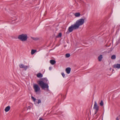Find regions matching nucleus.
I'll return each instance as SVG.
<instances>
[{"label":"nucleus","mask_w":120,"mask_h":120,"mask_svg":"<svg viewBox=\"0 0 120 120\" xmlns=\"http://www.w3.org/2000/svg\"><path fill=\"white\" fill-rule=\"evenodd\" d=\"M38 82L42 89H48L49 86L48 84L46 83L44 80L39 81Z\"/></svg>","instance_id":"nucleus-1"},{"label":"nucleus","mask_w":120,"mask_h":120,"mask_svg":"<svg viewBox=\"0 0 120 120\" xmlns=\"http://www.w3.org/2000/svg\"><path fill=\"white\" fill-rule=\"evenodd\" d=\"M18 38L22 41H26L28 38L27 35L26 34H22L19 35Z\"/></svg>","instance_id":"nucleus-2"},{"label":"nucleus","mask_w":120,"mask_h":120,"mask_svg":"<svg viewBox=\"0 0 120 120\" xmlns=\"http://www.w3.org/2000/svg\"><path fill=\"white\" fill-rule=\"evenodd\" d=\"M84 19H81L77 20L76 23L75 24L78 29L79 28V26L82 25L84 22Z\"/></svg>","instance_id":"nucleus-3"},{"label":"nucleus","mask_w":120,"mask_h":120,"mask_svg":"<svg viewBox=\"0 0 120 120\" xmlns=\"http://www.w3.org/2000/svg\"><path fill=\"white\" fill-rule=\"evenodd\" d=\"M78 28L74 24L71 25L68 28V31L66 32V33L68 34L69 32H72L73 30H76Z\"/></svg>","instance_id":"nucleus-4"},{"label":"nucleus","mask_w":120,"mask_h":120,"mask_svg":"<svg viewBox=\"0 0 120 120\" xmlns=\"http://www.w3.org/2000/svg\"><path fill=\"white\" fill-rule=\"evenodd\" d=\"M33 87L35 92L37 93L40 91V88L38 85L36 84H34Z\"/></svg>","instance_id":"nucleus-5"},{"label":"nucleus","mask_w":120,"mask_h":120,"mask_svg":"<svg viewBox=\"0 0 120 120\" xmlns=\"http://www.w3.org/2000/svg\"><path fill=\"white\" fill-rule=\"evenodd\" d=\"M94 108L97 111H98V110L99 106L97 104L95 101L94 102Z\"/></svg>","instance_id":"nucleus-6"},{"label":"nucleus","mask_w":120,"mask_h":120,"mask_svg":"<svg viewBox=\"0 0 120 120\" xmlns=\"http://www.w3.org/2000/svg\"><path fill=\"white\" fill-rule=\"evenodd\" d=\"M19 67L21 68H23L25 70H26L29 67L27 66L24 65L22 64H21L19 65Z\"/></svg>","instance_id":"nucleus-7"},{"label":"nucleus","mask_w":120,"mask_h":120,"mask_svg":"<svg viewBox=\"0 0 120 120\" xmlns=\"http://www.w3.org/2000/svg\"><path fill=\"white\" fill-rule=\"evenodd\" d=\"M113 67L115 68L119 69L120 68V64H116L113 66Z\"/></svg>","instance_id":"nucleus-8"},{"label":"nucleus","mask_w":120,"mask_h":120,"mask_svg":"<svg viewBox=\"0 0 120 120\" xmlns=\"http://www.w3.org/2000/svg\"><path fill=\"white\" fill-rule=\"evenodd\" d=\"M10 109V106H8L6 107L4 109V110L6 112L8 111Z\"/></svg>","instance_id":"nucleus-9"},{"label":"nucleus","mask_w":120,"mask_h":120,"mask_svg":"<svg viewBox=\"0 0 120 120\" xmlns=\"http://www.w3.org/2000/svg\"><path fill=\"white\" fill-rule=\"evenodd\" d=\"M71 69L70 68H68L66 69L65 71L68 74H69L70 72Z\"/></svg>","instance_id":"nucleus-10"},{"label":"nucleus","mask_w":120,"mask_h":120,"mask_svg":"<svg viewBox=\"0 0 120 120\" xmlns=\"http://www.w3.org/2000/svg\"><path fill=\"white\" fill-rule=\"evenodd\" d=\"M103 58L102 56V55H100L98 57V61H101L102 60V59Z\"/></svg>","instance_id":"nucleus-11"},{"label":"nucleus","mask_w":120,"mask_h":120,"mask_svg":"<svg viewBox=\"0 0 120 120\" xmlns=\"http://www.w3.org/2000/svg\"><path fill=\"white\" fill-rule=\"evenodd\" d=\"M75 16L76 17H79L80 15V13L77 12L74 14Z\"/></svg>","instance_id":"nucleus-12"},{"label":"nucleus","mask_w":120,"mask_h":120,"mask_svg":"<svg viewBox=\"0 0 120 120\" xmlns=\"http://www.w3.org/2000/svg\"><path fill=\"white\" fill-rule=\"evenodd\" d=\"M56 61L54 60H51L50 61V63L52 65L56 63Z\"/></svg>","instance_id":"nucleus-13"},{"label":"nucleus","mask_w":120,"mask_h":120,"mask_svg":"<svg viewBox=\"0 0 120 120\" xmlns=\"http://www.w3.org/2000/svg\"><path fill=\"white\" fill-rule=\"evenodd\" d=\"M42 75L41 73H38L37 75V76L38 78H41L42 77Z\"/></svg>","instance_id":"nucleus-14"},{"label":"nucleus","mask_w":120,"mask_h":120,"mask_svg":"<svg viewBox=\"0 0 120 120\" xmlns=\"http://www.w3.org/2000/svg\"><path fill=\"white\" fill-rule=\"evenodd\" d=\"M37 52L36 50L32 49L31 52V54L32 55H33Z\"/></svg>","instance_id":"nucleus-15"},{"label":"nucleus","mask_w":120,"mask_h":120,"mask_svg":"<svg viewBox=\"0 0 120 120\" xmlns=\"http://www.w3.org/2000/svg\"><path fill=\"white\" fill-rule=\"evenodd\" d=\"M31 38L35 41H37L39 39L38 38H35L33 37H31Z\"/></svg>","instance_id":"nucleus-16"},{"label":"nucleus","mask_w":120,"mask_h":120,"mask_svg":"<svg viewBox=\"0 0 120 120\" xmlns=\"http://www.w3.org/2000/svg\"><path fill=\"white\" fill-rule=\"evenodd\" d=\"M116 58V56L115 55H112L111 57V58L112 59L114 60Z\"/></svg>","instance_id":"nucleus-17"},{"label":"nucleus","mask_w":120,"mask_h":120,"mask_svg":"<svg viewBox=\"0 0 120 120\" xmlns=\"http://www.w3.org/2000/svg\"><path fill=\"white\" fill-rule=\"evenodd\" d=\"M62 34L61 33H60L58 35L56 36L57 38L60 37L61 36Z\"/></svg>","instance_id":"nucleus-18"},{"label":"nucleus","mask_w":120,"mask_h":120,"mask_svg":"<svg viewBox=\"0 0 120 120\" xmlns=\"http://www.w3.org/2000/svg\"><path fill=\"white\" fill-rule=\"evenodd\" d=\"M65 56L66 57L68 58L70 56V55L69 54L67 53L66 54Z\"/></svg>","instance_id":"nucleus-19"},{"label":"nucleus","mask_w":120,"mask_h":120,"mask_svg":"<svg viewBox=\"0 0 120 120\" xmlns=\"http://www.w3.org/2000/svg\"><path fill=\"white\" fill-rule=\"evenodd\" d=\"M100 105L101 106H102L103 105L104 103L102 101H101V102L100 103Z\"/></svg>","instance_id":"nucleus-20"},{"label":"nucleus","mask_w":120,"mask_h":120,"mask_svg":"<svg viewBox=\"0 0 120 120\" xmlns=\"http://www.w3.org/2000/svg\"><path fill=\"white\" fill-rule=\"evenodd\" d=\"M32 99L33 100L34 102H35V100L36 99L35 98L31 96V97Z\"/></svg>","instance_id":"nucleus-21"},{"label":"nucleus","mask_w":120,"mask_h":120,"mask_svg":"<svg viewBox=\"0 0 120 120\" xmlns=\"http://www.w3.org/2000/svg\"><path fill=\"white\" fill-rule=\"evenodd\" d=\"M61 74L62 76L64 78L65 76V75L64 74V73L62 72L61 73Z\"/></svg>","instance_id":"nucleus-22"},{"label":"nucleus","mask_w":120,"mask_h":120,"mask_svg":"<svg viewBox=\"0 0 120 120\" xmlns=\"http://www.w3.org/2000/svg\"><path fill=\"white\" fill-rule=\"evenodd\" d=\"M41 101L40 99L38 100V104H39V103H41Z\"/></svg>","instance_id":"nucleus-23"},{"label":"nucleus","mask_w":120,"mask_h":120,"mask_svg":"<svg viewBox=\"0 0 120 120\" xmlns=\"http://www.w3.org/2000/svg\"><path fill=\"white\" fill-rule=\"evenodd\" d=\"M116 120H119V117H117L116 118Z\"/></svg>","instance_id":"nucleus-24"},{"label":"nucleus","mask_w":120,"mask_h":120,"mask_svg":"<svg viewBox=\"0 0 120 120\" xmlns=\"http://www.w3.org/2000/svg\"><path fill=\"white\" fill-rule=\"evenodd\" d=\"M39 120H44L43 119V118H40Z\"/></svg>","instance_id":"nucleus-25"},{"label":"nucleus","mask_w":120,"mask_h":120,"mask_svg":"<svg viewBox=\"0 0 120 120\" xmlns=\"http://www.w3.org/2000/svg\"><path fill=\"white\" fill-rule=\"evenodd\" d=\"M13 22H12V23H14L15 22V19H14L13 20Z\"/></svg>","instance_id":"nucleus-26"},{"label":"nucleus","mask_w":120,"mask_h":120,"mask_svg":"<svg viewBox=\"0 0 120 120\" xmlns=\"http://www.w3.org/2000/svg\"><path fill=\"white\" fill-rule=\"evenodd\" d=\"M51 67H50L49 68V69L50 70H51Z\"/></svg>","instance_id":"nucleus-27"},{"label":"nucleus","mask_w":120,"mask_h":120,"mask_svg":"<svg viewBox=\"0 0 120 120\" xmlns=\"http://www.w3.org/2000/svg\"><path fill=\"white\" fill-rule=\"evenodd\" d=\"M97 111L96 110V111L95 112V114H96L97 113Z\"/></svg>","instance_id":"nucleus-28"},{"label":"nucleus","mask_w":120,"mask_h":120,"mask_svg":"<svg viewBox=\"0 0 120 120\" xmlns=\"http://www.w3.org/2000/svg\"><path fill=\"white\" fill-rule=\"evenodd\" d=\"M111 68H110V70H111Z\"/></svg>","instance_id":"nucleus-29"},{"label":"nucleus","mask_w":120,"mask_h":120,"mask_svg":"<svg viewBox=\"0 0 120 120\" xmlns=\"http://www.w3.org/2000/svg\"><path fill=\"white\" fill-rule=\"evenodd\" d=\"M13 62H14V59H13Z\"/></svg>","instance_id":"nucleus-30"},{"label":"nucleus","mask_w":120,"mask_h":120,"mask_svg":"<svg viewBox=\"0 0 120 120\" xmlns=\"http://www.w3.org/2000/svg\"><path fill=\"white\" fill-rule=\"evenodd\" d=\"M14 73L15 74V72H14Z\"/></svg>","instance_id":"nucleus-31"}]
</instances>
